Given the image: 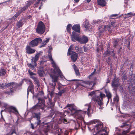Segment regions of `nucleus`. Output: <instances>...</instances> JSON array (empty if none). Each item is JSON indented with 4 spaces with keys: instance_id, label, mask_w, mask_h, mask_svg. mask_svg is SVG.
<instances>
[{
    "instance_id": "nucleus-1",
    "label": "nucleus",
    "mask_w": 135,
    "mask_h": 135,
    "mask_svg": "<svg viewBox=\"0 0 135 135\" xmlns=\"http://www.w3.org/2000/svg\"><path fill=\"white\" fill-rule=\"evenodd\" d=\"M98 93L99 94H97L95 91H93L89 94V95L93 97L92 99L98 104L99 108L102 109L104 108L103 99L105 97V95L101 92H98Z\"/></svg>"
},
{
    "instance_id": "nucleus-2",
    "label": "nucleus",
    "mask_w": 135,
    "mask_h": 135,
    "mask_svg": "<svg viewBox=\"0 0 135 135\" xmlns=\"http://www.w3.org/2000/svg\"><path fill=\"white\" fill-rule=\"evenodd\" d=\"M66 107L70 110L73 113H76L77 118L81 120V121H84V116L83 112L81 111H77L75 110L76 107L73 104H68Z\"/></svg>"
},
{
    "instance_id": "nucleus-3",
    "label": "nucleus",
    "mask_w": 135,
    "mask_h": 135,
    "mask_svg": "<svg viewBox=\"0 0 135 135\" xmlns=\"http://www.w3.org/2000/svg\"><path fill=\"white\" fill-rule=\"evenodd\" d=\"M72 34L73 35L71 36V40L74 42L77 41L81 44H85L88 41V37L84 35H83L81 37H80L79 34H77L75 32H73Z\"/></svg>"
},
{
    "instance_id": "nucleus-4",
    "label": "nucleus",
    "mask_w": 135,
    "mask_h": 135,
    "mask_svg": "<svg viewBox=\"0 0 135 135\" xmlns=\"http://www.w3.org/2000/svg\"><path fill=\"white\" fill-rule=\"evenodd\" d=\"M97 123V124L95 126V127L94 128V130H96V132L97 133L94 135H98V133L101 130H102L103 128V123L101 122H98L97 120H91L90 122H87V124L89 126L92 124H96Z\"/></svg>"
},
{
    "instance_id": "nucleus-5",
    "label": "nucleus",
    "mask_w": 135,
    "mask_h": 135,
    "mask_svg": "<svg viewBox=\"0 0 135 135\" xmlns=\"http://www.w3.org/2000/svg\"><path fill=\"white\" fill-rule=\"evenodd\" d=\"M79 81L77 82L78 86L80 85L83 86L88 88L90 89H93V86L95 85V83L93 81H84L81 80H78Z\"/></svg>"
},
{
    "instance_id": "nucleus-6",
    "label": "nucleus",
    "mask_w": 135,
    "mask_h": 135,
    "mask_svg": "<svg viewBox=\"0 0 135 135\" xmlns=\"http://www.w3.org/2000/svg\"><path fill=\"white\" fill-rule=\"evenodd\" d=\"M48 56L50 61L51 62V63L52 65L53 66L54 68V72L56 74L57 73L58 75L61 77L62 74L59 68L56 65V63L54 62L52 59L51 52H48Z\"/></svg>"
},
{
    "instance_id": "nucleus-7",
    "label": "nucleus",
    "mask_w": 135,
    "mask_h": 135,
    "mask_svg": "<svg viewBox=\"0 0 135 135\" xmlns=\"http://www.w3.org/2000/svg\"><path fill=\"white\" fill-rule=\"evenodd\" d=\"M45 30V27L42 21L39 22L36 30L37 33L42 34L43 33Z\"/></svg>"
},
{
    "instance_id": "nucleus-8",
    "label": "nucleus",
    "mask_w": 135,
    "mask_h": 135,
    "mask_svg": "<svg viewBox=\"0 0 135 135\" xmlns=\"http://www.w3.org/2000/svg\"><path fill=\"white\" fill-rule=\"evenodd\" d=\"M42 41V40L40 38H36L31 41L30 42L29 45L31 47H35L41 43Z\"/></svg>"
},
{
    "instance_id": "nucleus-9",
    "label": "nucleus",
    "mask_w": 135,
    "mask_h": 135,
    "mask_svg": "<svg viewBox=\"0 0 135 135\" xmlns=\"http://www.w3.org/2000/svg\"><path fill=\"white\" fill-rule=\"evenodd\" d=\"M113 25L112 24H110L108 26L103 25L99 27V30L100 32H102L104 31L108 30L109 31H111V28H112Z\"/></svg>"
},
{
    "instance_id": "nucleus-10",
    "label": "nucleus",
    "mask_w": 135,
    "mask_h": 135,
    "mask_svg": "<svg viewBox=\"0 0 135 135\" xmlns=\"http://www.w3.org/2000/svg\"><path fill=\"white\" fill-rule=\"evenodd\" d=\"M7 111L10 113H13L17 114L18 113V111L16 108L12 106H9L6 108Z\"/></svg>"
},
{
    "instance_id": "nucleus-11",
    "label": "nucleus",
    "mask_w": 135,
    "mask_h": 135,
    "mask_svg": "<svg viewBox=\"0 0 135 135\" xmlns=\"http://www.w3.org/2000/svg\"><path fill=\"white\" fill-rule=\"evenodd\" d=\"M42 52L40 51L39 53L36 54L34 57H33L32 59V62L34 63L35 66H36V61L38 60L39 59V56L42 55Z\"/></svg>"
},
{
    "instance_id": "nucleus-12",
    "label": "nucleus",
    "mask_w": 135,
    "mask_h": 135,
    "mask_svg": "<svg viewBox=\"0 0 135 135\" xmlns=\"http://www.w3.org/2000/svg\"><path fill=\"white\" fill-rule=\"evenodd\" d=\"M39 103L37 105L39 109H41L42 110L44 109L45 105L44 104L45 101L43 99L40 98H38Z\"/></svg>"
},
{
    "instance_id": "nucleus-13",
    "label": "nucleus",
    "mask_w": 135,
    "mask_h": 135,
    "mask_svg": "<svg viewBox=\"0 0 135 135\" xmlns=\"http://www.w3.org/2000/svg\"><path fill=\"white\" fill-rule=\"evenodd\" d=\"M35 50L32 49L30 46L27 45L26 48V52L28 54H32L34 53L35 51Z\"/></svg>"
},
{
    "instance_id": "nucleus-14",
    "label": "nucleus",
    "mask_w": 135,
    "mask_h": 135,
    "mask_svg": "<svg viewBox=\"0 0 135 135\" xmlns=\"http://www.w3.org/2000/svg\"><path fill=\"white\" fill-rule=\"evenodd\" d=\"M72 29L75 31L73 32L76 33L77 34H80V25L79 24H76L74 25L72 27Z\"/></svg>"
},
{
    "instance_id": "nucleus-15",
    "label": "nucleus",
    "mask_w": 135,
    "mask_h": 135,
    "mask_svg": "<svg viewBox=\"0 0 135 135\" xmlns=\"http://www.w3.org/2000/svg\"><path fill=\"white\" fill-rule=\"evenodd\" d=\"M50 76L51 78L52 79V82H54V83L53 84H51V85L54 88L56 84V83L58 80V76L55 75H50Z\"/></svg>"
},
{
    "instance_id": "nucleus-16",
    "label": "nucleus",
    "mask_w": 135,
    "mask_h": 135,
    "mask_svg": "<svg viewBox=\"0 0 135 135\" xmlns=\"http://www.w3.org/2000/svg\"><path fill=\"white\" fill-rule=\"evenodd\" d=\"M71 57L72 61L75 62L76 60L78 57L77 54L73 51H71Z\"/></svg>"
},
{
    "instance_id": "nucleus-17",
    "label": "nucleus",
    "mask_w": 135,
    "mask_h": 135,
    "mask_svg": "<svg viewBox=\"0 0 135 135\" xmlns=\"http://www.w3.org/2000/svg\"><path fill=\"white\" fill-rule=\"evenodd\" d=\"M14 84V83L13 82L7 84L6 83H5V84H0V88H6Z\"/></svg>"
},
{
    "instance_id": "nucleus-18",
    "label": "nucleus",
    "mask_w": 135,
    "mask_h": 135,
    "mask_svg": "<svg viewBox=\"0 0 135 135\" xmlns=\"http://www.w3.org/2000/svg\"><path fill=\"white\" fill-rule=\"evenodd\" d=\"M56 135H63V133L61 129L58 128L55 129L54 131Z\"/></svg>"
},
{
    "instance_id": "nucleus-19",
    "label": "nucleus",
    "mask_w": 135,
    "mask_h": 135,
    "mask_svg": "<svg viewBox=\"0 0 135 135\" xmlns=\"http://www.w3.org/2000/svg\"><path fill=\"white\" fill-rule=\"evenodd\" d=\"M119 80L117 79H115L112 81V84L114 88H116L118 86Z\"/></svg>"
},
{
    "instance_id": "nucleus-20",
    "label": "nucleus",
    "mask_w": 135,
    "mask_h": 135,
    "mask_svg": "<svg viewBox=\"0 0 135 135\" xmlns=\"http://www.w3.org/2000/svg\"><path fill=\"white\" fill-rule=\"evenodd\" d=\"M84 27L85 28V30L86 31L89 30L90 27L89 26V24L87 20H86L84 23Z\"/></svg>"
},
{
    "instance_id": "nucleus-21",
    "label": "nucleus",
    "mask_w": 135,
    "mask_h": 135,
    "mask_svg": "<svg viewBox=\"0 0 135 135\" xmlns=\"http://www.w3.org/2000/svg\"><path fill=\"white\" fill-rule=\"evenodd\" d=\"M33 85L32 83H31V84L29 85L27 90V95L28 94L29 91L32 93L33 91Z\"/></svg>"
},
{
    "instance_id": "nucleus-22",
    "label": "nucleus",
    "mask_w": 135,
    "mask_h": 135,
    "mask_svg": "<svg viewBox=\"0 0 135 135\" xmlns=\"http://www.w3.org/2000/svg\"><path fill=\"white\" fill-rule=\"evenodd\" d=\"M98 4L102 7L105 6L106 4L105 0H98Z\"/></svg>"
},
{
    "instance_id": "nucleus-23",
    "label": "nucleus",
    "mask_w": 135,
    "mask_h": 135,
    "mask_svg": "<svg viewBox=\"0 0 135 135\" xmlns=\"http://www.w3.org/2000/svg\"><path fill=\"white\" fill-rule=\"evenodd\" d=\"M7 73V72L3 68H1L0 69V76L5 75Z\"/></svg>"
},
{
    "instance_id": "nucleus-24",
    "label": "nucleus",
    "mask_w": 135,
    "mask_h": 135,
    "mask_svg": "<svg viewBox=\"0 0 135 135\" xmlns=\"http://www.w3.org/2000/svg\"><path fill=\"white\" fill-rule=\"evenodd\" d=\"M99 134L101 135H108V133L104 129L101 130L100 132L98 133V135H99Z\"/></svg>"
},
{
    "instance_id": "nucleus-25",
    "label": "nucleus",
    "mask_w": 135,
    "mask_h": 135,
    "mask_svg": "<svg viewBox=\"0 0 135 135\" xmlns=\"http://www.w3.org/2000/svg\"><path fill=\"white\" fill-rule=\"evenodd\" d=\"M105 54L106 55H107L109 56L111 55L112 56H114L115 55L114 51L112 50V51H107L105 53Z\"/></svg>"
},
{
    "instance_id": "nucleus-26",
    "label": "nucleus",
    "mask_w": 135,
    "mask_h": 135,
    "mask_svg": "<svg viewBox=\"0 0 135 135\" xmlns=\"http://www.w3.org/2000/svg\"><path fill=\"white\" fill-rule=\"evenodd\" d=\"M91 103L85 105V106L88 107L87 114L88 115L90 114V111L91 109Z\"/></svg>"
},
{
    "instance_id": "nucleus-27",
    "label": "nucleus",
    "mask_w": 135,
    "mask_h": 135,
    "mask_svg": "<svg viewBox=\"0 0 135 135\" xmlns=\"http://www.w3.org/2000/svg\"><path fill=\"white\" fill-rule=\"evenodd\" d=\"M73 67L74 70L76 74L78 75H79L80 74L79 71L76 65L74 64L73 65Z\"/></svg>"
},
{
    "instance_id": "nucleus-28",
    "label": "nucleus",
    "mask_w": 135,
    "mask_h": 135,
    "mask_svg": "<svg viewBox=\"0 0 135 135\" xmlns=\"http://www.w3.org/2000/svg\"><path fill=\"white\" fill-rule=\"evenodd\" d=\"M135 15L134 13L130 12L125 14V15L124 18H128L129 17H131L132 16H134Z\"/></svg>"
},
{
    "instance_id": "nucleus-29",
    "label": "nucleus",
    "mask_w": 135,
    "mask_h": 135,
    "mask_svg": "<svg viewBox=\"0 0 135 135\" xmlns=\"http://www.w3.org/2000/svg\"><path fill=\"white\" fill-rule=\"evenodd\" d=\"M23 23L22 20H20L19 21L17 22V26L18 28L21 27L23 25Z\"/></svg>"
},
{
    "instance_id": "nucleus-30",
    "label": "nucleus",
    "mask_w": 135,
    "mask_h": 135,
    "mask_svg": "<svg viewBox=\"0 0 135 135\" xmlns=\"http://www.w3.org/2000/svg\"><path fill=\"white\" fill-rule=\"evenodd\" d=\"M35 66L34 65V63L31 62L30 64H28V66L31 68V69L33 70H35Z\"/></svg>"
},
{
    "instance_id": "nucleus-31",
    "label": "nucleus",
    "mask_w": 135,
    "mask_h": 135,
    "mask_svg": "<svg viewBox=\"0 0 135 135\" xmlns=\"http://www.w3.org/2000/svg\"><path fill=\"white\" fill-rule=\"evenodd\" d=\"M33 117L34 118L36 117L37 118V119H40V113H34L33 114Z\"/></svg>"
},
{
    "instance_id": "nucleus-32",
    "label": "nucleus",
    "mask_w": 135,
    "mask_h": 135,
    "mask_svg": "<svg viewBox=\"0 0 135 135\" xmlns=\"http://www.w3.org/2000/svg\"><path fill=\"white\" fill-rule=\"evenodd\" d=\"M73 45H71L70 47L69 48V49L68 50V52L67 53V55H70L71 54V50H72V48L73 47Z\"/></svg>"
},
{
    "instance_id": "nucleus-33",
    "label": "nucleus",
    "mask_w": 135,
    "mask_h": 135,
    "mask_svg": "<svg viewBox=\"0 0 135 135\" xmlns=\"http://www.w3.org/2000/svg\"><path fill=\"white\" fill-rule=\"evenodd\" d=\"M75 49L76 51L78 52H81L82 48L79 47L78 46H76L75 47Z\"/></svg>"
},
{
    "instance_id": "nucleus-34",
    "label": "nucleus",
    "mask_w": 135,
    "mask_h": 135,
    "mask_svg": "<svg viewBox=\"0 0 135 135\" xmlns=\"http://www.w3.org/2000/svg\"><path fill=\"white\" fill-rule=\"evenodd\" d=\"M49 40V38H47L46 39V40L44 42L42 43V44H43L42 46H41L40 47H44V46L48 42Z\"/></svg>"
},
{
    "instance_id": "nucleus-35",
    "label": "nucleus",
    "mask_w": 135,
    "mask_h": 135,
    "mask_svg": "<svg viewBox=\"0 0 135 135\" xmlns=\"http://www.w3.org/2000/svg\"><path fill=\"white\" fill-rule=\"evenodd\" d=\"M23 81L25 82L27 84H29V85L31 84V83H32L31 81L28 79H25L23 80Z\"/></svg>"
},
{
    "instance_id": "nucleus-36",
    "label": "nucleus",
    "mask_w": 135,
    "mask_h": 135,
    "mask_svg": "<svg viewBox=\"0 0 135 135\" xmlns=\"http://www.w3.org/2000/svg\"><path fill=\"white\" fill-rule=\"evenodd\" d=\"M27 3L25 6L27 8L29 7L32 3H33V2L32 1H27Z\"/></svg>"
},
{
    "instance_id": "nucleus-37",
    "label": "nucleus",
    "mask_w": 135,
    "mask_h": 135,
    "mask_svg": "<svg viewBox=\"0 0 135 135\" xmlns=\"http://www.w3.org/2000/svg\"><path fill=\"white\" fill-rule=\"evenodd\" d=\"M0 104L2 106H3L4 107L6 108L8 107L9 106H8V105L7 103H2L0 101Z\"/></svg>"
},
{
    "instance_id": "nucleus-38",
    "label": "nucleus",
    "mask_w": 135,
    "mask_h": 135,
    "mask_svg": "<svg viewBox=\"0 0 135 135\" xmlns=\"http://www.w3.org/2000/svg\"><path fill=\"white\" fill-rule=\"evenodd\" d=\"M72 26L71 24H69L67 26V31L69 32H70V30L71 29V27Z\"/></svg>"
},
{
    "instance_id": "nucleus-39",
    "label": "nucleus",
    "mask_w": 135,
    "mask_h": 135,
    "mask_svg": "<svg viewBox=\"0 0 135 135\" xmlns=\"http://www.w3.org/2000/svg\"><path fill=\"white\" fill-rule=\"evenodd\" d=\"M65 90L64 89L60 90L58 92L59 95L61 96L62 94L64 93L65 92Z\"/></svg>"
},
{
    "instance_id": "nucleus-40",
    "label": "nucleus",
    "mask_w": 135,
    "mask_h": 135,
    "mask_svg": "<svg viewBox=\"0 0 135 135\" xmlns=\"http://www.w3.org/2000/svg\"><path fill=\"white\" fill-rule=\"evenodd\" d=\"M33 80L36 84L37 85H38L39 84V83L38 79L36 77L35 78H34Z\"/></svg>"
},
{
    "instance_id": "nucleus-41",
    "label": "nucleus",
    "mask_w": 135,
    "mask_h": 135,
    "mask_svg": "<svg viewBox=\"0 0 135 135\" xmlns=\"http://www.w3.org/2000/svg\"><path fill=\"white\" fill-rule=\"evenodd\" d=\"M107 96L108 99V100L107 102L108 103L109 102V99L111 98L112 96L111 94L109 93H107Z\"/></svg>"
},
{
    "instance_id": "nucleus-42",
    "label": "nucleus",
    "mask_w": 135,
    "mask_h": 135,
    "mask_svg": "<svg viewBox=\"0 0 135 135\" xmlns=\"http://www.w3.org/2000/svg\"><path fill=\"white\" fill-rule=\"evenodd\" d=\"M27 8L25 6L19 10V11L21 13L22 12L25 11Z\"/></svg>"
},
{
    "instance_id": "nucleus-43",
    "label": "nucleus",
    "mask_w": 135,
    "mask_h": 135,
    "mask_svg": "<svg viewBox=\"0 0 135 135\" xmlns=\"http://www.w3.org/2000/svg\"><path fill=\"white\" fill-rule=\"evenodd\" d=\"M28 72L30 74V76L32 75H36V74L33 73L30 70H28Z\"/></svg>"
},
{
    "instance_id": "nucleus-44",
    "label": "nucleus",
    "mask_w": 135,
    "mask_h": 135,
    "mask_svg": "<svg viewBox=\"0 0 135 135\" xmlns=\"http://www.w3.org/2000/svg\"><path fill=\"white\" fill-rule=\"evenodd\" d=\"M96 70L95 69H94V71L93 72L91 73V75L89 76V78H90L91 76L93 75L94 74L96 73Z\"/></svg>"
},
{
    "instance_id": "nucleus-45",
    "label": "nucleus",
    "mask_w": 135,
    "mask_h": 135,
    "mask_svg": "<svg viewBox=\"0 0 135 135\" xmlns=\"http://www.w3.org/2000/svg\"><path fill=\"white\" fill-rule=\"evenodd\" d=\"M40 119H37V122L35 123V124H36L37 126L39 125L41 123V120Z\"/></svg>"
},
{
    "instance_id": "nucleus-46",
    "label": "nucleus",
    "mask_w": 135,
    "mask_h": 135,
    "mask_svg": "<svg viewBox=\"0 0 135 135\" xmlns=\"http://www.w3.org/2000/svg\"><path fill=\"white\" fill-rule=\"evenodd\" d=\"M39 108L38 107V106H37V105L36 104L35 105V106H33L32 108V110H34L36 109H37Z\"/></svg>"
},
{
    "instance_id": "nucleus-47",
    "label": "nucleus",
    "mask_w": 135,
    "mask_h": 135,
    "mask_svg": "<svg viewBox=\"0 0 135 135\" xmlns=\"http://www.w3.org/2000/svg\"><path fill=\"white\" fill-rule=\"evenodd\" d=\"M129 124H127L126 123H124L122 125L120 126L121 127H123L126 126H128Z\"/></svg>"
},
{
    "instance_id": "nucleus-48",
    "label": "nucleus",
    "mask_w": 135,
    "mask_h": 135,
    "mask_svg": "<svg viewBox=\"0 0 135 135\" xmlns=\"http://www.w3.org/2000/svg\"><path fill=\"white\" fill-rule=\"evenodd\" d=\"M129 130L124 131H123L122 133L123 134H126L129 132Z\"/></svg>"
},
{
    "instance_id": "nucleus-49",
    "label": "nucleus",
    "mask_w": 135,
    "mask_h": 135,
    "mask_svg": "<svg viewBox=\"0 0 135 135\" xmlns=\"http://www.w3.org/2000/svg\"><path fill=\"white\" fill-rule=\"evenodd\" d=\"M20 14L21 13L18 11L17 13L15 14L14 16L17 18Z\"/></svg>"
},
{
    "instance_id": "nucleus-50",
    "label": "nucleus",
    "mask_w": 135,
    "mask_h": 135,
    "mask_svg": "<svg viewBox=\"0 0 135 135\" xmlns=\"http://www.w3.org/2000/svg\"><path fill=\"white\" fill-rule=\"evenodd\" d=\"M10 91H7L6 92V93L8 95H10V94L13 92V91L11 89Z\"/></svg>"
},
{
    "instance_id": "nucleus-51",
    "label": "nucleus",
    "mask_w": 135,
    "mask_h": 135,
    "mask_svg": "<svg viewBox=\"0 0 135 135\" xmlns=\"http://www.w3.org/2000/svg\"><path fill=\"white\" fill-rule=\"evenodd\" d=\"M41 0H38V2L35 4V7H37L38 3Z\"/></svg>"
},
{
    "instance_id": "nucleus-52",
    "label": "nucleus",
    "mask_w": 135,
    "mask_h": 135,
    "mask_svg": "<svg viewBox=\"0 0 135 135\" xmlns=\"http://www.w3.org/2000/svg\"><path fill=\"white\" fill-rule=\"evenodd\" d=\"M117 41H115L113 43V44L114 46H115L117 45Z\"/></svg>"
},
{
    "instance_id": "nucleus-53",
    "label": "nucleus",
    "mask_w": 135,
    "mask_h": 135,
    "mask_svg": "<svg viewBox=\"0 0 135 135\" xmlns=\"http://www.w3.org/2000/svg\"><path fill=\"white\" fill-rule=\"evenodd\" d=\"M63 122L65 124H67L68 123V121L65 118H64Z\"/></svg>"
},
{
    "instance_id": "nucleus-54",
    "label": "nucleus",
    "mask_w": 135,
    "mask_h": 135,
    "mask_svg": "<svg viewBox=\"0 0 135 135\" xmlns=\"http://www.w3.org/2000/svg\"><path fill=\"white\" fill-rule=\"evenodd\" d=\"M118 16V15L117 14H113L110 16V17H115Z\"/></svg>"
},
{
    "instance_id": "nucleus-55",
    "label": "nucleus",
    "mask_w": 135,
    "mask_h": 135,
    "mask_svg": "<svg viewBox=\"0 0 135 135\" xmlns=\"http://www.w3.org/2000/svg\"><path fill=\"white\" fill-rule=\"evenodd\" d=\"M17 17L15 16H14L12 18L9 19V20H15V19Z\"/></svg>"
},
{
    "instance_id": "nucleus-56",
    "label": "nucleus",
    "mask_w": 135,
    "mask_h": 135,
    "mask_svg": "<svg viewBox=\"0 0 135 135\" xmlns=\"http://www.w3.org/2000/svg\"><path fill=\"white\" fill-rule=\"evenodd\" d=\"M31 128L32 129H34V126L33 124H31Z\"/></svg>"
},
{
    "instance_id": "nucleus-57",
    "label": "nucleus",
    "mask_w": 135,
    "mask_h": 135,
    "mask_svg": "<svg viewBox=\"0 0 135 135\" xmlns=\"http://www.w3.org/2000/svg\"><path fill=\"white\" fill-rule=\"evenodd\" d=\"M75 125H76L77 128L79 127L80 126V124L78 122L75 123Z\"/></svg>"
},
{
    "instance_id": "nucleus-58",
    "label": "nucleus",
    "mask_w": 135,
    "mask_h": 135,
    "mask_svg": "<svg viewBox=\"0 0 135 135\" xmlns=\"http://www.w3.org/2000/svg\"><path fill=\"white\" fill-rule=\"evenodd\" d=\"M35 75H32L31 76H30V77L32 79H34V78H35L36 77L34 76Z\"/></svg>"
},
{
    "instance_id": "nucleus-59",
    "label": "nucleus",
    "mask_w": 135,
    "mask_h": 135,
    "mask_svg": "<svg viewBox=\"0 0 135 135\" xmlns=\"http://www.w3.org/2000/svg\"><path fill=\"white\" fill-rule=\"evenodd\" d=\"M54 94V92L53 91H51V92L50 93V95H51V96L52 95H53Z\"/></svg>"
},
{
    "instance_id": "nucleus-60",
    "label": "nucleus",
    "mask_w": 135,
    "mask_h": 135,
    "mask_svg": "<svg viewBox=\"0 0 135 135\" xmlns=\"http://www.w3.org/2000/svg\"><path fill=\"white\" fill-rule=\"evenodd\" d=\"M109 82H110V80H109V78H108L107 79V80L106 82V83H109Z\"/></svg>"
},
{
    "instance_id": "nucleus-61",
    "label": "nucleus",
    "mask_w": 135,
    "mask_h": 135,
    "mask_svg": "<svg viewBox=\"0 0 135 135\" xmlns=\"http://www.w3.org/2000/svg\"><path fill=\"white\" fill-rule=\"evenodd\" d=\"M84 51L85 52H86L87 50V49L86 47H84Z\"/></svg>"
},
{
    "instance_id": "nucleus-62",
    "label": "nucleus",
    "mask_w": 135,
    "mask_h": 135,
    "mask_svg": "<svg viewBox=\"0 0 135 135\" xmlns=\"http://www.w3.org/2000/svg\"><path fill=\"white\" fill-rule=\"evenodd\" d=\"M15 133V131H13L12 132V133H11V134H12L13 133Z\"/></svg>"
},
{
    "instance_id": "nucleus-63",
    "label": "nucleus",
    "mask_w": 135,
    "mask_h": 135,
    "mask_svg": "<svg viewBox=\"0 0 135 135\" xmlns=\"http://www.w3.org/2000/svg\"><path fill=\"white\" fill-rule=\"evenodd\" d=\"M79 0H74L76 2H79Z\"/></svg>"
},
{
    "instance_id": "nucleus-64",
    "label": "nucleus",
    "mask_w": 135,
    "mask_h": 135,
    "mask_svg": "<svg viewBox=\"0 0 135 135\" xmlns=\"http://www.w3.org/2000/svg\"><path fill=\"white\" fill-rule=\"evenodd\" d=\"M91 0H87V2H88L89 3V2H90V1H91Z\"/></svg>"
}]
</instances>
